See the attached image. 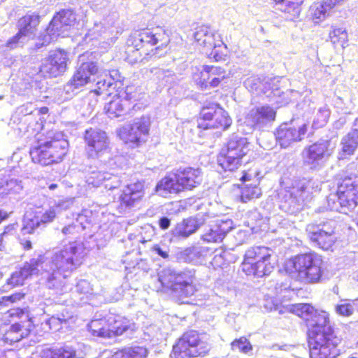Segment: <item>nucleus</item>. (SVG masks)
<instances>
[{"label":"nucleus","mask_w":358,"mask_h":358,"mask_svg":"<svg viewBox=\"0 0 358 358\" xmlns=\"http://www.w3.org/2000/svg\"><path fill=\"white\" fill-rule=\"evenodd\" d=\"M290 311L307 323L310 358H337L341 355L338 346L342 339L330 325L327 312L315 310L308 303L292 305Z\"/></svg>","instance_id":"nucleus-1"},{"label":"nucleus","mask_w":358,"mask_h":358,"mask_svg":"<svg viewBox=\"0 0 358 358\" xmlns=\"http://www.w3.org/2000/svg\"><path fill=\"white\" fill-rule=\"evenodd\" d=\"M84 248L78 242H71L57 249L50 257H36L41 268V280L49 289L62 294L68 289L66 279L82 263Z\"/></svg>","instance_id":"nucleus-2"},{"label":"nucleus","mask_w":358,"mask_h":358,"mask_svg":"<svg viewBox=\"0 0 358 358\" xmlns=\"http://www.w3.org/2000/svg\"><path fill=\"white\" fill-rule=\"evenodd\" d=\"M169 42V35L162 27L135 32L127 41L126 60L134 64L160 58L166 53Z\"/></svg>","instance_id":"nucleus-3"},{"label":"nucleus","mask_w":358,"mask_h":358,"mask_svg":"<svg viewBox=\"0 0 358 358\" xmlns=\"http://www.w3.org/2000/svg\"><path fill=\"white\" fill-rule=\"evenodd\" d=\"M69 142L61 132L49 133L45 140H39L30 150L34 163L48 166L60 162L67 154Z\"/></svg>","instance_id":"nucleus-4"},{"label":"nucleus","mask_w":358,"mask_h":358,"mask_svg":"<svg viewBox=\"0 0 358 358\" xmlns=\"http://www.w3.org/2000/svg\"><path fill=\"white\" fill-rule=\"evenodd\" d=\"M322 259L320 256L306 253L299 255L286 264V271L295 280L305 284L320 282L322 276Z\"/></svg>","instance_id":"nucleus-5"},{"label":"nucleus","mask_w":358,"mask_h":358,"mask_svg":"<svg viewBox=\"0 0 358 358\" xmlns=\"http://www.w3.org/2000/svg\"><path fill=\"white\" fill-rule=\"evenodd\" d=\"M159 280L164 287L170 289L174 296L180 299L189 298L196 291L194 269L166 268L162 271Z\"/></svg>","instance_id":"nucleus-6"},{"label":"nucleus","mask_w":358,"mask_h":358,"mask_svg":"<svg viewBox=\"0 0 358 358\" xmlns=\"http://www.w3.org/2000/svg\"><path fill=\"white\" fill-rule=\"evenodd\" d=\"M331 210L348 214L358 205V176L351 175L345 177L338 183L336 194L327 199Z\"/></svg>","instance_id":"nucleus-7"},{"label":"nucleus","mask_w":358,"mask_h":358,"mask_svg":"<svg viewBox=\"0 0 358 358\" xmlns=\"http://www.w3.org/2000/svg\"><path fill=\"white\" fill-rule=\"evenodd\" d=\"M201 120L196 125L188 124L185 128L192 133L201 136L202 130L212 128L227 130L231 124L232 120L228 113L217 104H212L210 106H204L201 111Z\"/></svg>","instance_id":"nucleus-8"},{"label":"nucleus","mask_w":358,"mask_h":358,"mask_svg":"<svg viewBox=\"0 0 358 358\" xmlns=\"http://www.w3.org/2000/svg\"><path fill=\"white\" fill-rule=\"evenodd\" d=\"M250 150L247 138L234 135L217 157V164L224 171H234L241 164V159Z\"/></svg>","instance_id":"nucleus-9"},{"label":"nucleus","mask_w":358,"mask_h":358,"mask_svg":"<svg viewBox=\"0 0 358 358\" xmlns=\"http://www.w3.org/2000/svg\"><path fill=\"white\" fill-rule=\"evenodd\" d=\"M337 223L335 220H328L319 224H309L306 231L310 240L320 248L328 250L336 240L335 230Z\"/></svg>","instance_id":"nucleus-10"},{"label":"nucleus","mask_w":358,"mask_h":358,"mask_svg":"<svg viewBox=\"0 0 358 358\" xmlns=\"http://www.w3.org/2000/svg\"><path fill=\"white\" fill-rule=\"evenodd\" d=\"M40 23V17L34 13L27 14L17 22V33L6 43V47L10 50L23 46L29 40L33 39L37 32Z\"/></svg>","instance_id":"nucleus-11"},{"label":"nucleus","mask_w":358,"mask_h":358,"mask_svg":"<svg viewBox=\"0 0 358 358\" xmlns=\"http://www.w3.org/2000/svg\"><path fill=\"white\" fill-rule=\"evenodd\" d=\"M201 344L199 334L196 331H187L173 345L171 357L174 358H192L202 356L205 351L199 347Z\"/></svg>","instance_id":"nucleus-12"},{"label":"nucleus","mask_w":358,"mask_h":358,"mask_svg":"<svg viewBox=\"0 0 358 358\" xmlns=\"http://www.w3.org/2000/svg\"><path fill=\"white\" fill-rule=\"evenodd\" d=\"M150 127V117L143 115L140 118H135L131 124L121 127L118 131V135L126 143L138 144L145 141L149 134Z\"/></svg>","instance_id":"nucleus-13"},{"label":"nucleus","mask_w":358,"mask_h":358,"mask_svg":"<svg viewBox=\"0 0 358 358\" xmlns=\"http://www.w3.org/2000/svg\"><path fill=\"white\" fill-rule=\"evenodd\" d=\"M136 100V92L133 86H127L124 91L113 96L104 109L109 117L114 118L131 114L130 105Z\"/></svg>","instance_id":"nucleus-14"},{"label":"nucleus","mask_w":358,"mask_h":358,"mask_svg":"<svg viewBox=\"0 0 358 358\" xmlns=\"http://www.w3.org/2000/svg\"><path fill=\"white\" fill-rule=\"evenodd\" d=\"M331 142L329 140H320L307 147L303 150V162L311 169H321L331 155Z\"/></svg>","instance_id":"nucleus-15"},{"label":"nucleus","mask_w":358,"mask_h":358,"mask_svg":"<svg viewBox=\"0 0 358 358\" xmlns=\"http://www.w3.org/2000/svg\"><path fill=\"white\" fill-rule=\"evenodd\" d=\"M276 112L269 106H263L251 109L245 115L243 131L250 134L255 129H260L275 120Z\"/></svg>","instance_id":"nucleus-16"},{"label":"nucleus","mask_w":358,"mask_h":358,"mask_svg":"<svg viewBox=\"0 0 358 358\" xmlns=\"http://www.w3.org/2000/svg\"><path fill=\"white\" fill-rule=\"evenodd\" d=\"M195 41L203 47V51L209 57H213L218 60L221 57L218 55L217 48L224 45L217 33L212 31L207 26H201L197 28L194 34Z\"/></svg>","instance_id":"nucleus-17"},{"label":"nucleus","mask_w":358,"mask_h":358,"mask_svg":"<svg viewBox=\"0 0 358 358\" xmlns=\"http://www.w3.org/2000/svg\"><path fill=\"white\" fill-rule=\"evenodd\" d=\"M307 132V124L303 122H292L289 124H281L277 129L275 136L281 148H286L293 143L301 141Z\"/></svg>","instance_id":"nucleus-18"},{"label":"nucleus","mask_w":358,"mask_h":358,"mask_svg":"<svg viewBox=\"0 0 358 358\" xmlns=\"http://www.w3.org/2000/svg\"><path fill=\"white\" fill-rule=\"evenodd\" d=\"M76 20V15L71 10H63L59 12L54 16L46 29V31L52 35L48 36L45 41L51 43L59 36H66V32L74 25Z\"/></svg>","instance_id":"nucleus-19"},{"label":"nucleus","mask_w":358,"mask_h":358,"mask_svg":"<svg viewBox=\"0 0 358 358\" xmlns=\"http://www.w3.org/2000/svg\"><path fill=\"white\" fill-rule=\"evenodd\" d=\"M68 55L64 50H57L50 53L41 66L40 72L48 77H57L65 72Z\"/></svg>","instance_id":"nucleus-20"},{"label":"nucleus","mask_w":358,"mask_h":358,"mask_svg":"<svg viewBox=\"0 0 358 358\" xmlns=\"http://www.w3.org/2000/svg\"><path fill=\"white\" fill-rule=\"evenodd\" d=\"M85 181L88 186L97 187L103 185L106 189H113L120 185L118 176L99 170L96 166H90L86 171Z\"/></svg>","instance_id":"nucleus-21"},{"label":"nucleus","mask_w":358,"mask_h":358,"mask_svg":"<svg viewBox=\"0 0 358 358\" xmlns=\"http://www.w3.org/2000/svg\"><path fill=\"white\" fill-rule=\"evenodd\" d=\"M99 69L96 63L93 62H83L78 69L72 79L66 85L67 92L73 91L87 83L96 81L95 76Z\"/></svg>","instance_id":"nucleus-22"},{"label":"nucleus","mask_w":358,"mask_h":358,"mask_svg":"<svg viewBox=\"0 0 358 358\" xmlns=\"http://www.w3.org/2000/svg\"><path fill=\"white\" fill-rule=\"evenodd\" d=\"M85 141L87 145L88 154L91 157H96L105 151L109 145V141L105 131L98 129L90 128L85 131Z\"/></svg>","instance_id":"nucleus-23"},{"label":"nucleus","mask_w":358,"mask_h":358,"mask_svg":"<svg viewBox=\"0 0 358 358\" xmlns=\"http://www.w3.org/2000/svg\"><path fill=\"white\" fill-rule=\"evenodd\" d=\"M279 78H266L262 83L263 93L270 101L275 103L279 107L287 105L291 100L290 94L292 92L282 90L279 87Z\"/></svg>","instance_id":"nucleus-24"},{"label":"nucleus","mask_w":358,"mask_h":358,"mask_svg":"<svg viewBox=\"0 0 358 358\" xmlns=\"http://www.w3.org/2000/svg\"><path fill=\"white\" fill-rule=\"evenodd\" d=\"M227 77V72L223 68L206 65L201 71L200 78L196 80V83L201 89L214 88Z\"/></svg>","instance_id":"nucleus-25"},{"label":"nucleus","mask_w":358,"mask_h":358,"mask_svg":"<svg viewBox=\"0 0 358 358\" xmlns=\"http://www.w3.org/2000/svg\"><path fill=\"white\" fill-rule=\"evenodd\" d=\"M182 191L192 190L199 186L202 182L201 169L187 167L176 171Z\"/></svg>","instance_id":"nucleus-26"},{"label":"nucleus","mask_w":358,"mask_h":358,"mask_svg":"<svg viewBox=\"0 0 358 358\" xmlns=\"http://www.w3.org/2000/svg\"><path fill=\"white\" fill-rule=\"evenodd\" d=\"M335 6L333 0L316 1L310 6L308 16L313 24H320L332 15Z\"/></svg>","instance_id":"nucleus-27"},{"label":"nucleus","mask_w":358,"mask_h":358,"mask_svg":"<svg viewBox=\"0 0 358 358\" xmlns=\"http://www.w3.org/2000/svg\"><path fill=\"white\" fill-rule=\"evenodd\" d=\"M107 326L110 338L121 336L124 333L131 334L135 330V324L119 315H110L107 317Z\"/></svg>","instance_id":"nucleus-28"},{"label":"nucleus","mask_w":358,"mask_h":358,"mask_svg":"<svg viewBox=\"0 0 358 358\" xmlns=\"http://www.w3.org/2000/svg\"><path fill=\"white\" fill-rule=\"evenodd\" d=\"M36 258H32L28 262H25L19 271H15L8 280V285L15 287L22 285L24 281L29 276L39 275L41 276V268Z\"/></svg>","instance_id":"nucleus-29"},{"label":"nucleus","mask_w":358,"mask_h":358,"mask_svg":"<svg viewBox=\"0 0 358 358\" xmlns=\"http://www.w3.org/2000/svg\"><path fill=\"white\" fill-rule=\"evenodd\" d=\"M144 196V185L141 182L129 184L125 187L120 196L121 204L125 207H133Z\"/></svg>","instance_id":"nucleus-30"},{"label":"nucleus","mask_w":358,"mask_h":358,"mask_svg":"<svg viewBox=\"0 0 358 358\" xmlns=\"http://www.w3.org/2000/svg\"><path fill=\"white\" fill-rule=\"evenodd\" d=\"M317 185L313 180L301 181L297 188L290 194L291 202L296 200L298 203H307L311 201L313 194L317 190Z\"/></svg>","instance_id":"nucleus-31"},{"label":"nucleus","mask_w":358,"mask_h":358,"mask_svg":"<svg viewBox=\"0 0 358 358\" xmlns=\"http://www.w3.org/2000/svg\"><path fill=\"white\" fill-rule=\"evenodd\" d=\"M31 358H82L71 346L42 349L31 355Z\"/></svg>","instance_id":"nucleus-32"},{"label":"nucleus","mask_w":358,"mask_h":358,"mask_svg":"<svg viewBox=\"0 0 358 358\" xmlns=\"http://www.w3.org/2000/svg\"><path fill=\"white\" fill-rule=\"evenodd\" d=\"M274 268V263L271 259L262 260L254 263L243 262L242 270L248 275L261 278L270 274Z\"/></svg>","instance_id":"nucleus-33"},{"label":"nucleus","mask_w":358,"mask_h":358,"mask_svg":"<svg viewBox=\"0 0 358 358\" xmlns=\"http://www.w3.org/2000/svg\"><path fill=\"white\" fill-rule=\"evenodd\" d=\"M203 224L202 217H189L178 223L175 227L173 234L175 237L186 238L196 232Z\"/></svg>","instance_id":"nucleus-34"},{"label":"nucleus","mask_w":358,"mask_h":358,"mask_svg":"<svg viewBox=\"0 0 358 358\" xmlns=\"http://www.w3.org/2000/svg\"><path fill=\"white\" fill-rule=\"evenodd\" d=\"M208 252V249L206 247L194 245L178 252L176 259L182 262L198 263L207 255Z\"/></svg>","instance_id":"nucleus-35"},{"label":"nucleus","mask_w":358,"mask_h":358,"mask_svg":"<svg viewBox=\"0 0 358 358\" xmlns=\"http://www.w3.org/2000/svg\"><path fill=\"white\" fill-rule=\"evenodd\" d=\"M156 192L162 196L182 192L176 173L173 172L162 178L156 186Z\"/></svg>","instance_id":"nucleus-36"},{"label":"nucleus","mask_w":358,"mask_h":358,"mask_svg":"<svg viewBox=\"0 0 358 358\" xmlns=\"http://www.w3.org/2000/svg\"><path fill=\"white\" fill-rule=\"evenodd\" d=\"M92 31L93 34L101 36L103 38H112L114 34L118 33L115 26L114 16H108L101 22H95Z\"/></svg>","instance_id":"nucleus-37"},{"label":"nucleus","mask_w":358,"mask_h":358,"mask_svg":"<svg viewBox=\"0 0 358 358\" xmlns=\"http://www.w3.org/2000/svg\"><path fill=\"white\" fill-rule=\"evenodd\" d=\"M23 190L21 180L0 178V201L9 194H20Z\"/></svg>","instance_id":"nucleus-38"},{"label":"nucleus","mask_w":358,"mask_h":358,"mask_svg":"<svg viewBox=\"0 0 358 358\" xmlns=\"http://www.w3.org/2000/svg\"><path fill=\"white\" fill-rule=\"evenodd\" d=\"M273 251L266 247L255 246L246 250L243 262L254 263L266 259H271Z\"/></svg>","instance_id":"nucleus-39"},{"label":"nucleus","mask_w":358,"mask_h":358,"mask_svg":"<svg viewBox=\"0 0 358 358\" xmlns=\"http://www.w3.org/2000/svg\"><path fill=\"white\" fill-rule=\"evenodd\" d=\"M122 85L120 76L118 74L117 71H113L109 77L99 78L96 81L97 89L95 92L98 94L103 93L104 91H107L109 88H120Z\"/></svg>","instance_id":"nucleus-40"},{"label":"nucleus","mask_w":358,"mask_h":358,"mask_svg":"<svg viewBox=\"0 0 358 358\" xmlns=\"http://www.w3.org/2000/svg\"><path fill=\"white\" fill-rule=\"evenodd\" d=\"M275 3L276 9L287 14V18L289 20H294L298 18L300 13L301 8L299 2L292 1L291 0H280L274 1Z\"/></svg>","instance_id":"nucleus-41"},{"label":"nucleus","mask_w":358,"mask_h":358,"mask_svg":"<svg viewBox=\"0 0 358 358\" xmlns=\"http://www.w3.org/2000/svg\"><path fill=\"white\" fill-rule=\"evenodd\" d=\"M342 157L345 155H351L358 147V128L353 129L341 141Z\"/></svg>","instance_id":"nucleus-42"},{"label":"nucleus","mask_w":358,"mask_h":358,"mask_svg":"<svg viewBox=\"0 0 358 358\" xmlns=\"http://www.w3.org/2000/svg\"><path fill=\"white\" fill-rule=\"evenodd\" d=\"M148 350L143 346H131L117 351L113 358H146Z\"/></svg>","instance_id":"nucleus-43"},{"label":"nucleus","mask_w":358,"mask_h":358,"mask_svg":"<svg viewBox=\"0 0 358 358\" xmlns=\"http://www.w3.org/2000/svg\"><path fill=\"white\" fill-rule=\"evenodd\" d=\"M89 328L93 336L110 338L107 318L92 320L89 325Z\"/></svg>","instance_id":"nucleus-44"},{"label":"nucleus","mask_w":358,"mask_h":358,"mask_svg":"<svg viewBox=\"0 0 358 358\" xmlns=\"http://www.w3.org/2000/svg\"><path fill=\"white\" fill-rule=\"evenodd\" d=\"M262 194L261 189L257 185L243 184L241 188V201L246 203Z\"/></svg>","instance_id":"nucleus-45"},{"label":"nucleus","mask_w":358,"mask_h":358,"mask_svg":"<svg viewBox=\"0 0 358 358\" xmlns=\"http://www.w3.org/2000/svg\"><path fill=\"white\" fill-rule=\"evenodd\" d=\"M329 38L334 44L339 45L344 48V45L348 42V33L345 29L343 27L331 26V30L329 32Z\"/></svg>","instance_id":"nucleus-46"},{"label":"nucleus","mask_w":358,"mask_h":358,"mask_svg":"<svg viewBox=\"0 0 358 358\" xmlns=\"http://www.w3.org/2000/svg\"><path fill=\"white\" fill-rule=\"evenodd\" d=\"M76 292L78 294L82 295L80 299L83 303H87L90 297L94 294L92 285L86 280H80L78 282Z\"/></svg>","instance_id":"nucleus-47"},{"label":"nucleus","mask_w":358,"mask_h":358,"mask_svg":"<svg viewBox=\"0 0 358 358\" xmlns=\"http://www.w3.org/2000/svg\"><path fill=\"white\" fill-rule=\"evenodd\" d=\"M41 227L38 216H34L33 217L25 216L23 220L22 233L23 235L31 234L34 233L35 231Z\"/></svg>","instance_id":"nucleus-48"},{"label":"nucleus","mask_w":358,"mask_h":358,"mask_svg":"<svg viewBox=\"0 0 358 358\" xmlns=\"http://www.w3.org/2000/svg\"><path fill=\"white\" fill-rule=\"evenodd\" d=\"M329 116L330 110L327 106L320 108L315 115L313 126L315 128L322 127L327 122Z\"/></svg>","instance_id":"nucleus-49"},{"label":"nucleus","mask_w":358,"mask_h":358,"mask_svg":"<svg viewBox=\"0 0 358 358\" xmlns=\"http://www.w3.org/2000/svg\"><path fill=\"white\" fill-rule=\"evenodd\" d=\"M22 330L21 324L15 323L10 326V329L3 335V341L5 343H15L21 339L22 334L18 335L19 332Z\"/></svg>","instance_id":"nucleus-50"},{"label":"nucleus","mask_w":358,"mask_h":358,"mask_svg":"<svg viewBox=\"0 0 358 358\" xmlns=\"http://www.w3.org/2000/svg\"><path fill=\"white\" fill-rule=\"evenodd\" d=\"M201 239L207 243L221 242L223 239L222 234L215 225L208 229L201 236Z\"/></svg>","instance_id":"nucleus-51"},{"label":"nucleus","mask_w":358,"mask_h":358,"mask_svg":"<svg viewBox=\"0 0 358 358\" xmlns=\"http://www.w3.org/2000/svg\"><path fill=\"white\" fill-rule=\"evenodd\" d=\"M335 310L339 315L349 317L354 313V303L348 300H342L339 304L336 306Z\"/></svg>","instance_id":"nucleus-52"},{"label":"nucleus","mask_w":358,"mask_h":358,"mask_svg":"<svg viewBox=\"0 0 358 358\" xmlns=\"http://www.w3.org/2000/svg\"><path fill=\"white\" fill-rule=\"evenodd\" d=\"M231 349L233 350H238L243 353H248L252 350V347L246 338L241 337L239 339H236L231 343Z\"/></svg>","instance_id":"nucleus-53"},{"label":"nucleus","mask_w":358,"mask_h":358,"mask_svg":"<svg viewBox=\"0 0 358 358\" xmlns=\"http://www.w3.org/2000/svg\"><path fill=\"white\" fill-rule=\"evenodd\" d=\"M56 210L54 207H50L44 212L41 217H38V221L41 226L45 227L48 223L52 222L56 217Z\"/></svg>","instance_id":"nucleus-54"},{"label":"nucleus","mask_w":358,"mask_h":358,"mask_svg":"<svg viewBox=\"0 0 358 358\" xmlns=\"http://www.w3.org/2000/svg\"><path fill=\"white\" fill-rule=\"evenodd\" d=\"M220 231L222 239L225 237L226 234L233 229V221L227 219L226 220L217 221L215 224Z\"/></svg>","instance_id":"nucleus-55"},{"label":"nucleus","mask_w":358,"mask_h":358,"mask_svg":"<svg viewBox=\"0 0 358 358\" xmlns=\"http://www.w3.org/2000/svg\"><path fill=\"white\" fill-rule=\"evenodd\" d=\"M74 200V198H66L59 200L53 207L55 208L57 213H59L62 210L69 209L73 206Z\"/></svg>","instance_id":"nucleus-56"},{"label":"nucleus","mask_w":358,"mask_h":358,"mask_svg":"<svg viewBox=\"0 0 358 358\" xmlns=\"http://www.w3.org/2000/svg\"><path fill=\"white\" fill-rule=\"evenodd\" d=\"M64 319L59 318L57 315H53L46 321V324L50 329L57 330L59 326L63 324Z\"/></svg>","instance_id":"nucleus-57"},{"label":"nucleus","mask_w":358,"mask_h":358,"mask_svg":"<svg viewBox=\"0 0 358 358\" xmlns=\"http://www.w3.org/2000/svg\"><path fill=\"white\" fill-rule=\"evenodd\" d=\"M150 73L153 74L158 80H164L166 77L169 76L171 73L169 71H165L159 68H151Z\"/></svg>","instance_id":"nucleus-58"},{"label":"nucleus","mask_w":358,"mask_h":358,"mask_svg":"<svg viewBox=\"0 0 358 358\" xmlns=\"http://www.w3.org/2000/svg\"><path fill=\"white\" fill-rule=\"evenodd\" d=\"M24 297V294L22 292H15L11 295L6 296L8 306L14 303L21 301Z\"/></svg>","instance_id":"nucleus-59"},{"label":"nucleus","mask_w":358,"mask_h":358,"mask_svg":"<svg viewBox=\"0 0 358 358\" xmlns=\"http://www.w3.org/2000/svg\"><path fill=\"white\" fill-rule=\"evenodd\" d=\"M33 110L34 106L32 103H29L18 107L17 109V113H19L20 115L25 116L31 114L33 113Z\"/></svg>","instance_id":"nucleus-60"},{"label":"nucleus","mask_w":358,"mask_h":358,"mask_svg":"<svg viewBox=\"0 0 358 358\" xmlns=\"http://www.w3.org/2000/svg\"><path fill=\"white\" fill-rule=\"evenodd\" d=\"M80 227L78 226V224L73 223L67 226H65L62 229V231L64 235H70L73 234L76 231H78Z\"/></svg>","instance_id":"nucleus-61"},{"label":"nucleus","mask_w":358,"mask_h":358,"mask_svg":"<svg viewBox=\"0 0 358 358\" xmlns=\"http://www.w3.org/2000/svg\"><path fill=\"white\" fill-rule=\"evenodd\" d=\"M171 224L170 220L166 217H163L159 220V225L161 229H166L169 227Z\"/></svg>","instance_id":"nucleus-62"},{"label":"nucleus","mask_w":358,"mask_h":358,"mask_svg":"<svg viewBox=\"0 0 358 358\" xmlns=\"http://www.w3.org/2000/svg\"><path fill=\"white\" fill-rule=\"evenodd\" d=\"M45 33L46 34L42 37V38L39 39L40 41H42V42L41 43L38 42L36 43L35 46H36V49H39L41 47H43V45H47L50 43L46 42L45 41L47 40L48 36H50L52 34H50V33H48L46 31H45Z\"/></svg>","instance_id":"nucleus-63"},{"label":"nucleus","mask_w":358,"mask_h":358,"mask_svg":"<svg viewBox=\"0 0 358 358\" xmlns=\"http://www.w3.org/2000/svg\"><path fill=\"white\" fill-rule=\"evenodd\" d=\"M153 251H155L158 255L164 259H166L169 257L168 252L163 250L159 245H155L153 247Z\"/></svg>","instance_id":"nucleus-64"}]
</instances>
